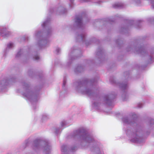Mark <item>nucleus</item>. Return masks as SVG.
I'll return each instance as SVG.
<instances>
[{"label":"nucleus","instance_id":"nucleus-5","mask_svg":"<svg viewBox=\"0 0 154 154\" xmlns=\"http://www.w3.org/2000/svg\"><path fill=\"white\" fill-rule=\"evenodd\" d=\"M23 91L22 93L26 99L32 103L36 102L39 98V94L38 91H32L28 84L24 82L22 84Z\"/></svg>","mask_w":154,"mask_h":154},{"label":"nucleus","instance_id":"nucleus-43","mask_svg":"<svg viewBox=\"0 0 154 154\" xmlns=\"http://www.w3.org/2000/svg\"><path fill=\"white\" fill-rule=\"evenodd\" d=\"M51 10H53V11L54 10H53V9H52Z\"/></svg>","mask_w":154,"mask_h":154},{"label":"nucleus","instance_id":"nucleus-2","mask_svg":"<svg viewBox=\"0 0 154 154\" xmlns=\"http://www.w3.org/2000/svg\"><path fill=\"white\" fill-rule=\"evenodd\" d=\"M70 136L78 140L82 148L90 147L92 154H104L102 145L92 134L88 132L85 128H79L74 131Z\"/></svg>","mask_w":154,"mask_h":154},{"label":"nucleus","instance_id":"nucleus-4","mask_svg":"<svg viewBox=\"0 0 154 154\" xmlns=\"http://www.w3.org/2000/svg\"><path fill=\"white\" fill-rule=\"evenodd\" d=\"M50 20V19H47L42 24V26L45 29L44 32L36 31L34 34V37L37 41L36 45L39 48L46 47L49 44V38L52 32Z\"/></svg>","mask_w":154,"mask_h":154},{"label":"nucleus","instance_id":"nucleus-41","mask_svg":"<svg viewBox=\"0 0 154 154\" xmlns=\"http://www.w3.org/2000/svg\"><path fill=\"white\" fill-rule=\"evenodd\" d=\"M127 51H131V50H128H128H127Z\"/></svg>","mask_w":154,"mask_h":154},{"label":"nucleus","instance_id":"nucleus-29","mask_svg":"<svg viewBox=\"0 0 154 154\" xmlns=\"http://www.w3.org/2000/svg\"><path fill=\"white\" fill-rule=\"evenodd\" d=\"M33 58V59L35 60H38L40 59V57L37 54L34 56Z\"/></svg>","mask_w":154,"mask_h":154},{"label":"nucleus","instance_id":"nucleus-25","mask_svg":"<svg viewBox=\"0 0 154 154\" xmlns=\"http://www.w3.org/2000/svg\"><path fill=\"white\" fill-rule=\"evenodd\" d=\"M131 3L135 5H138L140 3V0H131Z\"/></svg>","mask_w":154,"mask_h":154},{"label":"nucleus","instance_id":"nucleus-40","mask_svg":"<svg viewBox=\"0 0 154 154\" xmlns=\"http://www.w3.org/2000/svg\"><path fill=\"white\" fill-rule=\"evenodd\" d=\"M7 154H12L11 153H9Z\"/></svg>","mask_w":154,"mask_h":154},{"label":"nucleus","instance_id":"nucleus-36","mask_svg":"<svg viewBox=\"0 0 154 154\" xmlns=\"http://www.w3.org/2000/svg\"><path fill=\"white\" fill-rule=\"evenodd\" d=\"M56 52H57V54H58L60 53V49L59 48H57L56 49Z\"/></svg>","mask_w":154,"mask_h":154},{"label":"nucleus","instance_id":"nucleus-21","mask_svg":"<svg viewBox=\"0 0 154 154\" xmlns=\"http://www.w3.org/2000/svg\"><path fill=\"white\" fill-rule=\"evenodd\" d=\"M49 118V116L46 113L43 114L41 116V119L42 121L47 120Z\"/></svg>","mask_w":154,"mask_h":154},{"label":"nucleus","instance_id":"nucleus-27","mask_svg":"<svg viewBox=\"0 0 154 154\" xmlns=\"http://www.w3.org/2000/svg\"><path fill=\"white\" fill-rule=\"evenodd\" d=\"M61 129L60 128H57L55 129V133L56 134H59L61 131Z\"/></svg>","mask_w":154,"mask_h":154},{"label":"nucleus","instance_id":"nucleus-32","mask_svg":"<svg viewBox=\"0 0 154 154\" xmlns=\"http://www.w3.org/2000/svg\"><path fill=\"white\" fill-rule=\"evenodd\" d=\"M77 149V147L76 146H74L72 147L71 148V149H70L69 150L70 151L72 152H73L75 150H76Z\"/></svg>","mask_w":154,"mask_h":154},{"label":"nucleus","instance_id":"nucleus-8","mask_svg":"<svg viewBox=\"0 0 154 154\" xmlns=\"http://www.w3.org/2000/svg\"><path fill=\"white\" fill-rule=\"evenodd\" d=\"M116 96V95L114 93L104 95L103 97V103L109 106H111L113 103V100Z\"/></svg>","mask_w":154,"mask_h":154},{"label":"nucleus","instance_id":"nucleus-16","mask_svg":"<svg viewBox=\"0 0 154 154\" xmlns=\"http://www.w3.org/2000/svg\"><path fill=\"white\" fill-rule=\"evenodd\" d=\"M67 145L63 144L61 146V151L62 154H69V151Z\"/></svg>","mask_w":154,"mask_h":154},{"label":"nucleus","instance_id":"nucleus-13","mask_svg":"<svg viewBox=\"0 0 154 154\" xmlns=\"http://www.w3.org/2000/svg\"><path fill=\"white\" fill-rule=\"evenodd\" d=\"M30 56L29 53H27L23 49H20L17 53L16 55V58H19L22 56H25V57H28Z\"/></svg>","mask_w":154,"mask_h":154},{"label":"nucleus","instance_id":"nucleus-28","mask_svg":"<svg viewBox=\"0 0 154 154\" xmlns=\"http://www.w3.org/2000/svg\"><path fill=\"white\" fill-rule=\"evenodd\" d=\"M66 124V122L64 120L62 121L61 123V127H64Z\"/></svg>","mask_w":154,"mask_h":154},{"label":"nucleus","instance_id":"nucleus-22","mask_svg":"<svg viewBox=\"0 0 154 154\" xmlns=\"http://www.w3.org/2000/svg\"><path fill=\"white\" fill-rule=\"evenodd\" d=\"M58 10L61 14L65 13L67 11V10L63 7H60L58 8Z\"/></svg>","mask_w":154,"mask_h":154},{"label":"nucleus","instance_id":"nucleus-34","mask_svg":"<svg viewBox=\"0 0 154 154\" xmlns=\"http://www.w3.org/2000/svg\"><path fill=\"white\" fill-rule=\"evenodd\" d=\"M143 106L142 103H140L138 104L137 106L138 108H141L143 107Z\"/></svg>","mask_w":154,"mask_h":154},{"label":"nucleus","instance_id":"nucleus-14","mask_svg":"<svg viewBox=\"0 0 154 154\" xmlns=\"http://www.w3.org/2000/svg\"><path fill=\"white\" fill-rule=\"evenodd\" d=\"M136 52L137 54L144 55L146 54V51L144 47V46H142L140 48H138V49L137 50V48L136 49Z\"/></svg>","mask_w":154,"mask_h":154},{"label":"nucleus","instance_id":"nucleus-35","mask_svg":"<svg viewBox=\"0 0 154 154\" xmlns=\"http://www.w3.org/2000/svg\"><path fill=\"white\" fill-rule=\"evenodd\" d=\"M66 83V80L65 79H63V88L65 87Z\"/></svg>","mask_w":154,"mask_h":154},{"label":"nucleus","instance_id":"nucleus-10","mask_svg":"<svg viewBox=\"0 0 154 154\" xmlns=\"http://www.w3.org/2000/svg\"><path fill=\"white\" fill-rule=\"evenodd\" d=\"M76 51L75 47H73L72 48L70 51V53L68 55V57L67 61V65H69L72 62L73 60L75 59L74 56H72L73 54Z\"/></svg>","mask_w":154,"mask_h":154},{"label":"nucleus","instance_id":"nucleus-9","mask_svg":"<svg viewBox=\"0 0 154 154\" xmlns=\"http://www.w3.org/2000/svg\"><path fill=\"white\" fill-rule=\"evenodd\" d=\"M82 17L80 15H77L74 19V27L81 28L84 27L82 21Z\"/></svg>","mask_w":154,"mask_h":154},{"label":"nucleus","instance_id":"nucleus-17","mask_svg":"<svg viewBox=\"0 0 154 154\" xmlns=\"http://www.w3.org/2000/svg\"><path fill=\"white\" fill-rule=\"evenodd\" d=\"M118 85L119 87L122 90H125L127 87V83L126 82H124L122 83H119Z\"/></svg>","mask_w":154,"mask_h":154},{"label":"nucleus","instance_id":"nucleus-3","mask_svg":"<svg viewBox=\"0 0 154 154\" xmlns=\"http://www.w3.org/2000/svg\"><path fill=\"white\" fill-rule=\"evenodd\" d=\"M97 82L95 79H84L74 83L75 90L79 92L88 96L93 100L92 107L97 110L99 109L100 103L98 96L94 92L96 91Z\"/></svg>","mask_w":154,"mask_h":154},{"label":"nucleus","instance_id":"nucleus-23","mask_svg":"<svg viewBox=\"0 0 154 154\" xmlns=\"http://www.w3.org/2000/svg\"><path fill=\"white\" fill-rule=\"evenodd\" d=\"M128 94L126 92H125L122 95V100L124 101L127 100L128 97Z\"/></svg>","mask_w":154,"mask_h":154},{"label":"nucleus","instance_id":"nucleus-1","mask_svg":"<svg viewBox=\"0 0 154 154\" xmlns=\"http://www.w3.org/2000/svg\"><path fill=\"white\" fill-rule=\"evenodd\" d=\"M129 118L127 116H123L122 121L124 124L128 125L133 127L131 129L128 128L125 131L127 136L132 142L141 144L144 142V140L141 136L149 135L151 131L154 128V119H149L148 120V126L142 130L140 124L138 121L137 116L135 112L130 114Z\"/></svg>","mask_w":154,"mask_h":154},{"label":"nucleus","instance_id":"nucleus-42","mask_svg":"<svg viewBox=\"0 0 154 154\" xmlns=\"http://www.w3.org/2000/svg\"><path fill=\"white\" fill-rule=\"evenodd\" d=\"M50 11V13H52V11Z\"/></svg>","mask_w":154,"mask_h":154},{"label":"nucleus","instance_id":"nucleus-7","mask_svg":"<svg viewBox=\"0 0 154 154\" xmlns=\"http://www.w3.org/2000/svg\"><path fill=\"white\" fill-rule=\"evenodd\" d=\"M15 81L14 78L11 76L5 77L0 80V92L5 91L7 86Z\"/></svg>","mask_w":154,"mask_h":154},{"label":"nucleus","instance_id":"nucleus-6","mask_svg":"<svg viewBox=\"0 0 154 154\" xmlns=\"http://www.w3.org/2000/svg\"><path fill=\"white\" fill-rule=\"evenodd\" d=\"M32 147L36 152L43 148L44 154H50L51 147L49 143L46 140L36 139L33 142Z\"/></svg>","mask_w":154,"mask_h":154},{"label":"nucleus","instance_id":"nucleus-33","mask_svg":"<svg viewBox=\"0 0 154 154\" xmlns=\"http://www.w3.org/2000/svg\"><path fill=\"white\" fill-rule=\"evenodd\" d=\"M79 1L80 2L83 3L91 1V0H79Z\"/></svg>","mask_w":154,"mask_h":154},{"label":"nucleus","instance_id":"nucleus-26","mask_svg":"<svg viewBox=\"0 0 154 154\" xmlns=\"http://www.w3.org/2000/svg\"><path fill=\"white\" fill-rule=\"evenodd\" d=\"M103 21H105L107 23H110L111 21H113V20H112L111 18L104 19Z\"/></svg>","mask_w":154,"mask_h":154},{"label":"nucleus","instance_id":"nucleus-20","mask_svg":"<svg viewBox=\"0 0 154 154\" xmlns=\"http://www.w3.org/2000/svg\"><path fill=\"white\" fill-rule=\"evenodd\" d=\"M123 6V4L120 2L116 3L113 5V7L115 8H122Z\"/></svg>","mask_w":154,"mask_h":154},{"label":"nucleus","instance_id":"nucleus-15","mask_svg":"<svg viewBox=\"0 0 154 154\" xmlns=\"http://www.w3.org/2000/svg\"><path fill=\"white\" fill-rule=\"evenodd\" d=\"M14 44L12 42L8 43L7 45V47L5 50V52H8L9 50L13 49L15 47Z\"/></svg>","mask_w":154,"mask_h":154},{"label":"nucleus","instance_id":"nucleus-37","mask_svg":"<svg viewBox=\"0 0 154 154\" xmlns=\"http://www.w3.org/2000/svg\"><path fill=\"white\" fill-rule=\"evenodd\" d=\"M129 22L131 23V25H132L134 24V21L133 20H130L129 21Z\"/></svg>","mask_w":154,"mask_h":154},{"label":"nucleus","instance_id":"nucleus-12","mask_svg":"<svg viewBox=\"0 0 154 154\" xmlns=\"http://www.w3.org/2000/svg\"><path fill=\"white\" fill-rule=\"evenodd\" d=\"M11 35V32L7 30L6 27H2L0 28V36L6 38L8 37Z\"/></svg>","mask_w":154,"mask_h":154},{"label":"nucleus","instance_id":"nucleus-30","mask_svg":"<svg viewBox=\"0 0 154 154\" xmlns=\"http://www.w3.org/2000/svg\"><path fill=\"white\" fill-rule=\"evenodd\" d=\"M105 2V0H97V1H94V2L100 4V2Z\"/></svg>","mask_w":154,"mask_h":154},{"label":"nucleus","instance_id":"nucleus-11","mask_svg":"<svg viewBox=\"0 0 154 154\" xmlns=\"http://www.w3.org/2000/svg\"><path fill=\"white\" fill-rule=\"evenodd\" d=\"M80 39L79 41H81L85 43L86 46H88L89 44L91 43V41L86 39V35L85 34L82 33L80 35H78L77 36V39ZM79 41L78 39H77Z\"/></svg>","mask_w":154,"mask_h":154},{"label":"nucleus","instance_id":"nucleus-24","mask_svg":"<svg viewBox=\"0 0 154 154\" xmlns=\"http://www.w3.org/2000/svg\"><path fill=\"white\" fill-rule=\"evenodd\" d=\"M29 143V140H26L24 143L23 145V148L25 149L27 146H28Z\"/></svg>","mask_w":154,"mask_h":154},{"label":"nucleus","instance_id":"nucleus-38","mask_svg":"<svg viewBox=\"0 0 154 154\" xmlns=\"http://www.w3.org/2000/svg\"><path fill=\"white\" fill-rule=\"evenodd\" d=\"M149 57H150V60L151 61H152V60L153 59V57L151 56H150Z\"/></svg>","mask_w":154,"mask_h":154},{"label":"nucleus","instance_id":"nucleus-18","mask_svg":"<svg viewBox=\"0 0 154 154\" xmlns=\"http://www.w3.org/2000/svg\"><path fill=\"white\" fill-rule=\"evenodd\" d=\"M84 70V68L81 66H77L74 69V71L76 73L80 72Z\"/></svg>","mask_w":154,"mask_h":154},{"label":"nucleus","instance_id":"nucleus-31","mask_svg":"<svg viewBox=\"0 0 154 154\" xmlns=\"http://www.w3.org/2000/svg\"><path fill=\"white\" fill-rule=\"evenodd\" d=\"M74 0H70V3L69 5V6L70 8H72L73 7V1Z\"/></svg>","mask_w":154,"mask_h":154},{"label":"nucleus","instance_id":"nucleus-19","mask_svg":"<svg viewBox=\"0 0 154 154\" xmlns=\"http://www.w3.org/2000/svg\"><path fill=\"white\" fill-rule=\"evenodd\" d=\"M97 56L99 57L100 58L103 55V52L102 48H100L98 49L96 53Z\"/></svg>","mask_w":154,"mask_h":154},{"label":"nucleus","instance_id":"nucleus-39","mask_svg":"<svg viewBox=\"0 0 154 154\" xmlns=\"http://www.w3.org/2000/svg\"><path fill=\"white\" fill-rule=\"evenodd\" d=\"M25 38H27V36H25Z\"/></svg>","mask_w":154,"mask_h":154}]
</instances>
